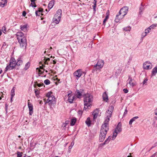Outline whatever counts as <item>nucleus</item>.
Masks as SVG:
<instances>
[{
    "label": "nucleus",
    "instance_id": "obj_49",
    "mask_svg": "<svg viewBox=\"0 0 157 157\" xmlns=\"http://www.w3.org/2000/svg\"><path fill=\"white\" fill-rule=\"evenodd\" d=\"M123 91L125 93H127L128 91V90L127 89H123Z\"/></svg>",
    "mask_w": 157,
    "mask_h": 157
},
{
    "label": "nucleus",
    "instance_id": "obj_19",
    "mask_svg": "<svg viewBox=\"0 0 157 157\" xmlns=\"http://www.w3.org/2000/svg\"><path fill=\"white\" fill-rule=\"evenodd\" d=\"M28 25L25 24V25H21L20 26V28L22 31H24L25 32L27 30Z\"/></svg>",
    "mask_w": 157,
    "mask_h": 157
},
{
    "label": "nucleus",
    "instance_id": "obj_36",
    "mask_svg": "<svg viewBox=\"0 0 157 157\" xmlns=\"http://www.w3.org/2000/svg\"><path fill=\"white\" fill-rule=\"evenodd\" d=\"M157 25V24H152L148 27V29H149L150 30L154 29L155 27Z\"/></svg>",
    "mask_w": 157,
    "mask_h": 157
},
{
    "label": "nucleus",
    "instance_id": "obj_46",
    "mask_svg": "<svg viewBox=\"0 0 157 157\" xmlns=\"http://www.w3.org/2000/svg\"><path fill=\"white\" fill-rule=\"evenodd\" d=\"M37 11L39 12H42L43 11V9L41 8H39L38 10Z\"/></svg>",
    "mask_w": 157,
    "mask_h": 157
},
{
    "label": "nucleus",
    "instance_id": "obj_37",
    "mask_svg": "<svg viewBox=\"0 0 157 157\" xmlns=\"http://www.w3.org/2000/svg\"><path fill=\"white\" fill-rule=\"evenodd\" d=\"M44 83L46 85H49L50 83V81L48 79H46L44 81Z\"/></svg>",
    "mask_w": 157,
    "mask_h": 157
},
{
    "label": "nucleus",
    "instance_id": "obj_35",
    "mask_svg": "<svg viewBox=\"0 0 157 157\" xmlns=\"http://www.w3.org/2000/svg\"><path fill=\"white\" fill-rule=\"evenodd\" d=\"M131 29L130 26H128L124 28L123 29L126 31H130Z\"/></svg>",
    "mask_w": 157,
    "mask_h": 157
},
{
    "label": "nucleus",
    "instance_id": "obj_50",
    "mask_svg": "<svg viewBox=\"0 0 157 157\" xmlns=\"http://www.w3.org/2000/svg\"><path fill=\"white\" fill-rule=\"evenodd\" d=\"M147 80L148 79L147 78H145V79H144V81L143 82V84H144L147 83Z\"/></svg>",
    "mask_w": 157,
    "mask_h": 157
},
{
    "label": "nucleus",
    "instance_id": "obj_63",
    "mask_svg": "<svg viewBox=\"0 0 157 157\" xmlns=\"http://www.w3.org/2000/svg\"><path fill=\"white\" fill-rule=\"evenodd\" d=\"M89 109V107L87 108V106H85L84 105V110H86V109Z\"/></svg>",
    "mask_w": 157,
    "mask_h": 157
},
{
    "label": "nucleus",
    "instance_id": "obj_51",
    "mask_svg": "<svg viewBox=\"0 0 157 157\" xmlns=\"http://www.w3.org/2000/svg\"><path fill=\"white\" fill-rule=\"evenodd\" d=\"M26 12L25 11H23L22 13V16L23 17H25L26 16Z\"/></svg>",
    "mask_w": 157,
    "mask_h": 157
},
{
    "label": "nucleus",
    "instance_id": "obj_60",
    "mask_svg": "<svg viewBox=\"0 0 157 157\" xmlns=\"http://www.w3.org/2000/svg\"><path fill=\"white\" fill-rule=\"evenodd\" d=\"M38 12L37 11V10L35 12L36 15V16H40V13H39V14H38Z\"/></svg>",
    "mask_w": 157,
    "mask_h": 157
},
{
    "label": "nucleus",
    "instance_id": "obj_61",
    "mask_svg": "<svg viewBox=\"0 0 157 157\" xmlns=\"http://www.w3.org/2000/svg\"><path fill=\"white\" fill-rule=\"evenodd\" d=\"M34 145H33V144L32 143H30V145L31 147H33V148H34V146H35L36 145V144L34 143Z\"/></svg>",
    "mask_w": 157,
    "mask_h": 157
},
{
    "label": "nucleus",
    "instance_id": "obj_52",
    "mask_svg": "<svg viewBox=\"0 0 157 157\" xmlns=\"http://www.w3.org/2000/svg\"><path fill=\"white\" fill-rule=\"evenodd\" d=\"M39 74H40V75H43V74L44 72V71H41V70H39Z\"/></svg>",
    "mask_w": 157,
    "mask_h": 157
},
{
    "label": "nucleus",
    "instance_id": "obj_38",
    "mask_svg": "<svg viewBox=\"0 0 157 157\" xmlns=\"http://www.w3.org/2000/svg\"><path fill=\"white\" fill-rule=\"evenodd\" d=\"M22 152L17 151V157H22Z\"/></svg>",
    "mask_w": 157,
    "mask_h": 157
},
{
    "label": "nucleus",
    "instance_id": "obj_43",
    "mask_svg": "<svg viewBox=\"0 0 157 157\" xmlns=\"http://www.w3.org/2000/svg\"><path fill=\"white\" fill-rule=\"evenodd\" d=\"M36 86H38V87H41L42 86H43L44 85L43 83H37L36 84Z\"/></svg>",
    "mask_w": 157,
    "mask_h": 157
},
{
    "label": "nucleus",
    "instance_id": "obj_6",
    "mask_svg": "<svg viewBox=\"0 0 157 157\" xmlns=\"http://www.w3.org/2000/svg\"><path fill=\"white\" fill-rule=\"evenodd\" d=\"M107 133L106 129L101 130L99 137V140L100 142H102L104 140Z\"/></svg>",
    "mask_w": 157,
    "mask_h": 157
},
{
    "label": "nucleus",
    "instance_id": "obj_20",
    "mask_svg": "<svg viewBox=\"0 0 157 157\" xmlns=\"http://www.w3.org/2000/svg\"><path fill=\"white\" fill-rule=\"evenodd\" d=\"M157 73V67H155L154 68L151 72V76H155Z\"/></svg>",
    "mask_w": 157,
    "mask_h": 157
},
{
    "label": "nucleus",
    "instance_id": "obj_47",
    "mask_svg": "<svg viewBox=\"0 0 157 157\" xmlns=\"http://www.w3.org/2000/svg\"><path fill=\"white\" fill-rule=\"evenodd\" d=\"M44 60H46V61H49L50 60V58H46V57L44 56Z\"/></svg>",
    "mask_w": 157,
    "mask_h": 157
},
{
    "label": "nucleus",
    "instance_id": "obj_22",
    "mask_svg": "<svg viewBox=\"0 0 157 157\" xmlns=\"http://www.w3.org/2000/svg\"><path fill=\"white\" fill-rule=\"evenodd\" d=\"M75 99V96H72L71 95L69 96L68 98V101L71 103H73L74 100Z\"/></svg>",
    "mask_w": 157,
    "mask_h": 157
},
{
    "label": "nucleus",
    "instance_id": "obj_5",
    "mask_svg": "<svg viewBox=\"0 0 157 157\" xmlns=\"http://www.w3.org/2000/svg\"><path fill=\"white\" fill-rule=\"evenodd\" d=\"M48 98L47 101L46 103H48V105L50 107H52L56 104V100L54 96L52 95V96Z\"/></svg>",
    "mask_w": 157,
    "mask_h": 157
},
{
    "label": "nucleus",
    "instance_id": "obj_28",
    "mask_svg": "<svg viewBox=\"0 0 157 157\" xmlns=\"http://www.w3.org/2000/svg\"><path fill=\"white\" fill-rule=\"evenodd\" d=\"M139 118V117L137 116L135 117L132 118L129 121V125H131L132 122L135 121L136 119H137Z\"/></svg>",
    "mask_w": 157,
    "mask_h": 157
},
{
    "label": "nucleus",
    "instance_id": "obj_10",
    "mask_svg": "<svg viewBox=\"0 0 157 157\" xmlns=\"http://www.w3.org/2000/svg\"><path fill=\"white\" fill-rule=\"evenodd\" d=\"M28 106L29 110V115H32L33 113V106L31 102H28Z\"/></svg>",
    "mask_w": 157,
    "mask_h": 157
},
{
    "label": "nucleus",
    "instance_id": "obj_48",
    "mask_svg": "<svg viewBox=\"0 0 157 157\" xmlns=\"http://www.w3.org/2000/svg\"><path fill=\"white\" fill-rule=\"evenodd\" d=\"M147 35V34L146 33H142V35H141L142 38V39H143V38L145 36Z\"/></svg>",
    "mask_w": 157,
    "mask_h": 157
},
{
    "label": "nucleus",
    "instance_id": "obj_32",
    "mask_svg": "<svg viewBox=\"0 0 157 157\" xmlns=\"http://www.w3.org/2000/svg\"><path fill=\"white\" fill-rule=\"evenodd\" d=\"M118 133V132H116V131H114L113 132V135L112 136V140H113L115 139L116 137L117 136Z\"/></svg>",
    "mask_w": 157,
    "mask_h": 157
},
{
    "label": "nucleus",
    "instance_id": "obj_25",
    "mask_svg": "<svg viewBox=\"0 0 157 157\" xmlns=\"http://www.w3.org/2000/svg\"><path fill=\"white\" fill-rule=\"evenodd\" d=\"M85 123L89 127L90 126L91 121L90 120V117H88L87 118Z\"/></svg>",
    "mask_w": 157,
    "mask_h": 157
},
{
    "label": "nucleus",
    "instance_id": "obj_23",
    "mask_svg": "<svg viewBox=\"0 0 157 157\" xmlns=\"http://www.w3.org/2000/svg\"><path fill=\"white\" fill-rule=\"evenodd\" d=\"M103 99L106 102H107L108 100V97L106 92H104L102 95Z\"/></svg>",
    "mask_w": 157,
    "mask_h": 157
},
{
    "label": "nucleus",
    "instance_id": "obj_9",
    "mask_svg": "<svg viewBox=\"0 0 157 157\" xmlns=\"http://www.w3.org/2000/svg\"><path fill=\"white\" fill-rule=\"evenodd\" d=\"M80 91L78 90H76L75 92V96L78 98H81L82 96V91H83V90L80 89Z\"/></svg>",
    "mask_w": 157,
    "mask_h": 157
},
{
    "label": "nucleus",
    "instance_id": "obj_34",
    "mask_svg": "<svg viewBox=\"0 0 157 157\" xmlns=\"http://www.w3.org/2000/svg\"><path fill=\"white\" fill-rule=\"evenodd\" d=\"M52 91H49L47 93L46 96L48 98L50 97L52 95Z\"/></svg>",
    "mask_w": 157,
    "mask_h": 157
},
{
    "label": "nucleus",
    "instance_id": "obj_45",
    "mask_svg": "<svg viewBox=\"0 0 157 157\" xmlns=\"http://www.w3.org/2000/svg\"><path fill=\"white\" fill-rule=\"evenodd\" d=\"M150 30L149 29H148V28L147 29L145 30V32H144V33H146L147 34V33H149Z\"/></svg>",
    "mask_w": 157,
    "mask_h": 157
},
{
    "label": "nucleus",
    "instance_id": "obj_24",
    "mask_svg": "<svg viewBox=\"0 0 157 157\" xmlns=\"http://www.w3.org/2000/svg\"><path fill=\"white\" fill-rule=\"evenodd\" d=\"M77 119L75 117H73L71 119V122L70 123V125L72 126H74L76 121Z\"/></svg>",
    "mask_w": 157,
    "mask_h": 157
},
{
    "label": "nucleus",
    "instance_id": "obj_27",
    "mask_svg": "<svg viewBox=\"0 0 157 157\" xmlns=\"http://www.w3.org/2000/svg\"><path fill=\"white\" fill-rule=\"evenodd\" d=\"M122 18H121L120 16L118 14H117L116 16V17L115 20V21L116 23H118L120 22V20L122 19Z\"/></svg>",
    "mask_w": 157,
    "mask_h": 157
},
{
    "label": "nucleus",
    "instance_id": "obj_62",
    "mask_svg": "<svg viewBox=\"0 0 157 157\" xmlns=\"http://www.w3.org/2000/svg\"><path fill=\"white\" fill-rule=\"evenodd\" d=\"M105 145V143H101L100 144V146L101 147H102V146H103V145Z\"/></svg>",
    "mask_w": 157,
    "mask_h": 157
},
{
    "label": "nucleus",
    "instance_id": "obj_7",
    "mask_svg": "<svg viewBox=\"0 0 157 157\" xmlns=\"http://www.w3.org/2000/svg\"><path fill=\"white\" fill-rule=\"evenodd\" d=\"M83 74L85 75L86 73L82 71L81 69H79L75 71L73 73V75L78 79Z\"/></svg>",
    "mask_w": 157,
    "mask_h": 157
},
{
    "label": "nucleus",
    "instance_id": "obj_33",
    "mask_svg": "<svg viewBox=\"0 0 157 157\" xmlns=\"http://www.w3.org/2000/svg\"><path fill=\"white\" fill-rule=\"evenodd\" d=\"M108 124L107 123H104L101 126V130L102 129H105L104 128H105L107 127V126Z\"/></svg>",
    "mask_w": 157,
    "mask_h": 157
},
{
    "label": "nucleus",
    "instance_id": "obj_15",
    "mask_svg": "<svg viewBox=\"0 0 157 157\" xmlns=\"http://www.w3.org/2000/svg\"><path fill=\"white\" fill-rule=\"evenodd\" d=\"M99 113V109H96L93 112V118L94 119H96Z\"/></svg>",
    "mask_w": 157,
    "mask_h": 157
},
{
    "label": "nucleus",
    "instance_id": "obj_59",
    "mask_svg": "<svg viewBox=\"0 0 157 157\" xmlns=\"http://www.w3.org/2000/svg\"><path fill=\"white\" fill-rule=\"evenodd\" d=\"M7 106L8 105H7V104H6L5 105V110L6 113H7Z\"/></svg>",
    "mask_w": 157,
    "mask_h": 157
},
{
    "label": "nucleus",
    "instance_id": "obj_41",
    "mask_svg": "<svg viewBox=\"0 0 157 157\" xmlns=\"http://www.w3.org/2000/svg\"><path fill=\"white\" fill-rule=\"evenodd\" d=\"M10 68V63H8V65L5 68L4 73L6 72Z\"/></svg>",
    "mask_w": 157,
    "mask_h": 157
},
{
    "label": "nucleus",
    "instance_id": "obj_58",
    "mask_svg": "<svg viewBox=\"0 0 157 157\" xmlns=\"http://www.w3.org/2000/svg\"><path fill=\"white\" fill-rule=\"evenodd\" d=\"M109 11L108 10L106 13V16H108V17H109Z\"/></svg>",
    "mask_w": 157,
    "mask_h": 157
},
{
    "label": "nucleus",
    "instance_id": "obj_13",
    "mask_svg": "<svg viewBox=\"0 0 157 157\" xmlns=\"http://www.w3.org/2000/svg\"><path fill=\"white\" fill-rule=\"evenodd\" d=\"M15 59L14 58L13 59V58H10V68H11V69L12 70L14 69L15 67L17 65H15V64H14V61Z\"/></svg>",
    "mask_w": 157,
    "mask_h": 157
},
{
    "label": "nucleus",
    "instance_id": "obj_4",
    "mask_svg": "<svg viewBox=\"0 0 157 157\" xmlns=\"http://www.w3.org/2000/svg\"><path fill=\"white\" fill-rule=\"evenodd\" d=\"M128 10V8L127 6H124L121 9L118 14L120 16L121 18H123L127 14Z\"/></svg>",
    "mask_w": 157,
    "mask_h": 157
},
{
    "label": "nucleus",
    "instance_id": "obj_44",
    "mask_svg": "<svg viewBox=\"0 0 157 157\" xmlns=\"http://www.w3.org/2000/svg\"><path fill=\"white\" fill-rule=\"evenodd\" d=\"M39 91L37 90H35V94L36 96L37 97L39 95L38 93H39Z\"/></svg>",
    "mask_w": 157,
    "mask_h": 157
},
{
    "label": "nucleus",
    "instance_id": "obj_21",
    "mask_svg": "<svg viewBox=\"0 0 157 157\" xmlns=\"http://www.w3.org/2000/svg\"><path fill=\"white\" fill-rule=\"evenodd\" d=\"M147 62H146L145 63H144L143 64V68L145 69H151V67H150V65L147 64Z\"/></svg>",
    "mask_w": 157,
    "mask_h": 157
},
{
    "label": "nucleus",
    "instance_id": "obj_39",
    "mask_svg": "<svg viewBox=\"0 0 157 157\" xmlns=\"http://www.w3.org/2000/svg\"><path fill=\"white\" fill-rule=\"evenodd\" d=\"M110 118V117H107V116H106V119L104 122V123H107L108 124V123Z\"/></svg>",
    "mask_w": 157,
    "mask_h": 157
},
{
    "label": "nucleus",
    "instance_id": "obj_26",
    "mask_svg": "<svg viewBox=\"0 0 157 157\" xmlns=\"http://www.w3.org/2000/svg\"><path fill=\"white\" fill-rule=\"evenodd\" d=\"M144 6L142 5V4H141L140 6L139 7V14H142V12L144 10Z\"/></svg>",
    "mask_w": 157,
    "mask_h": 157
},
{
    "label": "nucleus",
    "instance_id": "obj_56",
    "mask_svg": "<svg viewBox=\"0 0 157 157\" xmlns=\"http://www.w3.org/2000/svg\"><path fill=\"white\" fill-rule=\"evenodd\" d=\"M127 112H128V111L127 110V108H126L124 112L123 116H124V115L127 114Z\"/></svg>",
    "mask_w": 157,
    "mask_h": 157
},
{
    "label": "nucleus",
    "instance_id": "obj_18",
    "mask_svg": "<svg viewBox=\"0 0 157 157\" xmlns=\"http://www.w3.org/2000/svg\"><path fill=\"white\" fill-rule=\"evenodd\" d=\"M62 11L60 9L58 10L56 12V13L55 15H56L57 17H58V18H61Z\"/></svg>",
    "mask_w": 157,
    "mask_h": 157
},
{
    "label": "nucleus",
    "instance_id": "obj_55",
    "mask_svg": "<svg viewBox=\"0 0 157 157\" xmlns=\"http://www.w3.org/2000/svg\"><path fill=\"white\" fill-rule=\"evenodd\" d=\"M72 145H70L68 148V152H70L71 149L72 148Z\"/></svg>",
    "mask_w": 157,
    "mask_h": 157
},
{
    "label": "nucleus",
    "instance_id": "obj_57",
    "mask_svg": "<svg viewBox=\"0 0 157 157\" xmlns=\"http://www.w3.org/2000/svg\"><path fill=\"white\" fill-rule=\"evenodd\" d=\"M157 146V142L155 143L153 145V147H155Z\"/></svg>",
    "mask_w": 157,
    "mask_h": 157
},
{
    "label": "nucleus",
    "instance_id": "obj_17",
    "mask_svg": "<svg viewBox=\"0 0 157 157\" xmlns=\"http://www.w3.org/2000/svg\"><path fill=\"white\" fill-rule=\"evenodd\" d=\"M54 4V1L52 0L50 1L48 4V7L49 9V10L52 8Z\"/></svg>",
    "mask_w": 157,
    "mask_h": 157
},
{
    "label": "nucleus",
    "instance_id": "obj_53",
    "mask_svg": "<svg viewBox=\"0 0 157 157\" xmlns=\"http://www.w3.org/2000/svg\"><path fill=\"white\" fill-rule=\"evenodd\" d=\"M109 140H108V139H106L105 140V141H104V143H105V144H108L109 143Z\"/></svg>",
    "mask_w": 157,
    "mask_h": 157
},
{
    "label": "nucleus",
    "instance_id": "obj_16",
    "mask_svg": "<svg viewBox=\"0 0 157 157\" xmlns=\"http://www.w3.org/2000/svg\"><path fill=\"white\" fill-rule=\"evenodd\" d=\"M56 15H55L54 18L53 19V22L55 23L56 24H58L59 23L60 20V18H58V17H57Z\"/></svg>",
    "mask_w": 157,
    "mask_h": 157
},
{
    "label": "nucleus",
    "instance_id": "obj_2",
    "mask_svg": "<svg viewBox=\"0 0 157 157\" xmlns=\"http://www.w3.org/2000/svg\"><path fill=\"white\" fill-rule=\"evenodd\" d=\"M83 101L84 105L87 106V108L90 107V105L93 101V96L91 94H87L84 96Z\"/></svg>",
    "mask_w": 157,
    "mask_h": 157
},
{
    "label": "nucleus",
    "instance_id": "obj_31",
    "mask_svg": "<svg viewBox=\"0 0 157 157\" xmlns=\"http://www.w3.org/2000/svg\"><path fill=\"white\" fill-rule=\"evenodd\" d=\"M30 66V63L29 62H27L25 65L24 69L25 70H27Z\"/></svg>",
    "mask_w": 157,
    "mask_h": 157
},
{
    "label": "nucleus",
    "instance_id": "obj_1",
    "mask_svg": "<svg viewBox=\"0 0 157 157\" xmlns=\"http://www.w3.org/2000/svg\"><path fill=\"white\" fill-rule=\"evenodd\" d=\"M16 35L21 48H25L27 45V40L25 34L19 32L17 33Z\"/></svg>",
    "mask_w": 157,
    "mask_h": 157
},
{
    "label": "nucleus",
    "instance_id": "obj_11",
    "mask_svg": "<svg viewBox=\"0 0 157 157\" xmlns=\"http://www.w3.org/2000/svg\"><path fill=\"white\" fill-rule=\"evenodd\" d=\"M121 126V123L120 122H119L115 129V131L118 132V133H119L121 132L122 130Z\"/></svg>",
    "mask_w": 157,
    "mask_h": 157
},
{
    "label": "nucleus",
    "instance_id": "obj_14",
    "mask_svg": "<svg viewBox=\"0 0 157 157\" xmlns=\"http://www.w3.org/2000/svg\"><path fill=\"white\" fill-rule=\"evenodd\" d=\"M16 89V87L15 86L13 87L11 91V97L10 98V102H12V98L15 95V90Z\"/></svg>",
    "mask_w": 157,
    "mask_h": 157
},
{
    "label": "nucleus",
    "instance_id": "obj_30",
    "mask_svg": "<svg viewBox=\"0 0 157 157\" xmlns=\"http://www.w3.org/2000/svg\"><path fill=\"white\" fill-rule=\"evenodd\" d=\"M128 79H129L130 80L129 82V84L131 85V86H133L135 85L134 83L132 82V78L129 76Z\"/></svg>",
    "mask_w": 157,
    "mask_h": 157
},
{
    "label": "nucleus",
    "instance_id": "obj_12",
    "mask_svg": "<svg viewBox=\"0 0 157 157\" xmlns=\"http://www.w3.org/2000/svg\"><path fill=\"white\" fill-rule=\"evenodd\" d=\"M14 61V63H13L15 64V65H17V66H20V65L22 64L23 63V61L20 58H18L17 59V62H16L15 60Z\"/></svg>",
    "mask_w": 157,
    "mask_h": 157
},
{
    "label": "nucleus",
    "instance_id": "obj_3",
    "mask_svg": "<svg viewBox=\"0 0 157 157\" xmlns=\"http://www.w3.org/2000/svg\"><path fill=\"white\" fill-rule=\"evenodd\" d=\"M104 64L103 60H98L97 63L94 65L92 70V72L99 71L103 67Z\"/></svg>",
    "mask_w": 157,
    "mask_h": 157
},
{
    "label": "nucleus",
    "instance_id": "obj_40",
    "mask_svg": "<svg viewBox=\"0 0 157 157\" xmlns=\"http://www.w3.org/2000/svg\"><path fill=\"white\" fill-rule=\"evenodd\" d=\"M2 31L5 34L6 33V27L5 26H3L2 28Z\"/></svg>",
    "mask_w": 157,
    "mask_h": 157
},
{
    "label": "nucleus",
    "instance_id": "obj_54",
    "mask_svg": "<svg viewBox=\"0 0 157 157\" xmlns=\"http://www.w3.org/2000/svg\"><path fill=\"white\" fill-rule=\"evenodd\" d=\"M157 155V152H155L154 154L152 155H151V157H156V156Z\"/></svg>",
    "mask_w": 157,
    "mask_h": 157
},
{
    "label": "nucleus",
    "instance_id": "obj_29",
    "mask_svg": "<svg viewBox=\"0 0 157 157\" xmlns=\"http://www.w3.org/2000/svg\"><path fill=\"white\" fill-rule=\"evenodd\" d=\"M0 2V6L3 7L7 3V0H2Z\"/></svg>",
    "mask_w": 157,
    "mask_h": 157
},
{
    "label": "nucleus",
    "instance_id": "obj_42",
    "mask_svg": "<svg viewBox=\"0 0 157 157\" xmlns=\"http://www.w3.org/2000/svg\"><path fill=\"white\" fill-rule=\"evenodd\" d=\"M109 17H108V16H106L105 18L104 19L103 21V25H105V23L108 19L109 18Z\"/></svg>",
    "mask_w": 157,
    "mask_h": 157
},
{
    "label": "nucleus",
    "instance_id": "obj_64",
    "mask_svg": "<svg viewBox=\"0 0 157 157\" xmlns=\"http://www.w3.org/2000/svg\"><path fill=\"white\" fill-rule=\"evenodd\" d=\"M94 2H93V4H94V5H96V3H97V1L96 0H94Z\"/></svg>",
    "mask_w": 157,
    "mask_h": 157
},
{
    "label": "nucleus",
    "instance_id": "obj_8",
    "mask_svg": "<svg viewBox=\"0 0 157 157\" xmlns=\"http://www.w3.org/2000/svg\"><path fill=\"white\" fill-rule=\"evenodd\" d=\"M109 109H108L106 113V115L108 117H111L113 112L114 109V107L113 105H111L109 107Z\"/></svg>",
    "mask_w": 157,
    "mask_h": 157
}]
</instances>
